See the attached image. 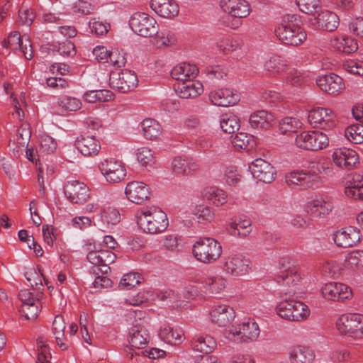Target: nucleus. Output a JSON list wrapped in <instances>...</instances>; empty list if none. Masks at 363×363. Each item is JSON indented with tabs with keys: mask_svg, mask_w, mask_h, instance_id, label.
Returning <instances> with one entry per match:
<instances>
[{
	"mask_svg": "<svg viewBox=\"0 0 363 363\" xmlns=\"http://www.w3.org/2000/svg\"><path fill=\"white\" fill-rule=\"evenodd\" d=\"M135 216L137 224L147 233H162L167 229L169 225L166 213L155 206L138 210Z\"/></svg>",
	"mask_w": 363,
	"mask_h": 363,
	"instance_id": "nucleus-1",
	"label": "nucleus"
},
{
	"mask_svg": "<svg viewBox=\"0 0 363 363\" xmlns=\"http://www.w3.org/2000/svg\"><path fill=\"white\" fill-rule=\"evenodd\" d=\"M276 35L284 44L297 46L307 38L300 20L294 15L284 16L275 30Z\"/></svg>",
	"mask_w": 363,
	"mask_h": 363,
	"instance_id": "nucleus-2",
	"label": "nucleus"
},
{
	"mask_svg": "<svg viewBox=\"0 0 363 363\" xmlns=\"http://www.w3.org/2000/svg\"><path fill=\"white\" fill-rule=\"evenodd\" d=\"M221 253V245L212 238H201L193 245L194 256L198 261L203 263L217 260Z\"/></svg>",
	"mask_w": 363,
	"mask_h": 363,
	"instance_id": "nucleus-3",
	"label": "nucleus"
},
{
	"mask_svg": "<svg viewBox=\"0 0 363 363\" xmlns=\"http://www.w3.org/2000/svg\"><path fill=\"white\" fill-rule=\"evenodd\" d=\"M129 26L133 33L143 38L153 36L159 30L155 18L144 12H135L130 18Z\"/></svg>",
	"mask_w": 363,
	"mask_h": 363,
	"instance_id": "nucleus-4",
	"label": "nucleus"
},
{
	"mask_svg": "<svg viewBox=\"0 0 363 363\" xmlns=\"http://www.w3.org/2000/svg\"><path fill=\"white\" fill-rule=\"evenodd\" d=\"M42 293L34 294L28 289L18 292V299L21 302L19 311L26 320H34L38 318L42 308Z\"/></svg>",
	"mask_w": 363,
	"mask_h": 363,
	"instance_id": "nucleus-5",
	"label": "nucleus"
},
{
	"mask_svg": "<svg viewBox=\"0 0 363 363\" xmlns=\"http://www.w3.org/2000/svg\"><path fill=\"white\" fill-rule=\"evenodd\" d=\"M338 331L344 335L358 338L363 335V315L358 313L343 314L336 321Z\"/></svg>",
	"mask_w": 363,
	"mask_h": 363,
	"instance_id": "nucleus-6",
	"label": "nucleus"
},
{
	"mask_svg": "<svg viewBox=\"0 0 363 363\" xmlns=\"http://www.w3.org/2000/svg\"><path fill=\"white\" fill-rule=\"evenodd\" d=\"M295 143L299 148L318 151L328 145L329 138L326 134L319 131L303 132L296 135Z\"/></svg>",
	"mask_w": 363,
	"mask_h": 363,
	"instance_id": "nucleus-7",
	"label": "nucleus"
},
{
	"mask_svg": "<svg viewBox=\"0 0 363 363\" xmlns=\"http://www.w3.org/2000/svg\"><path fill=\"white\" fill-rule=\"evenodd\" d=\"M259 334V328L257 323L248 319L228 330V338L235 342H247L255 340Z\"/></svg>",
	"mask_w": 363,
	"mask_h": 363,
	"instance_id": "nucleus-8",
	"label": "nucleus"
},
{
	"mask_svg": "<svg viewBox=\"0 0 363 363\" xmlns=\"http://www.w3.org/2000/svg\"><path fill=\"white\" fill-rule=\"evenodd\" d=\"M129 343L130 347H128L126 352L130 354V358L133 359L134 355L140 356V351L147 345L150 335L146 328L140 324L135 323L129 331Z\"/></svg>",
	"mask_w": 363,
	"mask_h": 363,
	"instance_id": "nucleus-9",
	"label": "nucleus"
},
{
	"mask_svg": "<svg viewBox=\"0 0 363 363\" xmlns=\"http://www.w3.org/2000/svg\"><path fill=\"white\" fill-rule=\"evenodd\" d=\"M111 86L121 92L125 93L133 90L138 83L136 74L129 69H124L110 76Z\"/></svg>",
	"mask_w": 363,
	"mask_h": 363,
	"instance_id": "nucleus-10",
	"label": "nucleus"
},
{
	"mask_svg": "<svg viewBox=\"0 0 363 363\" xmlns=\"http://www.w3.org/2000/svg\"><path fill=\"white\" fill-rule=\"evenodd\" d=\"M99 169L110 183H118L126 175L125 169L121 162L115 159H106L99 165Z\"/></svg>",
	"mask_w": 363,
	"mask_h": 363,
	"instance_id": "nucleus-11",
	"label": "nucleus"
},
{
	"mask_svg": "<svg viewBox=\"0 0 363 363\" xmlns=\"http://www.w3.org/2000/svg\"><path fill=\"white\" fill-rule=\"evenodd\" d=\"M323 296L329 301H344L352 298L351 289L346 284L338 282H330L322 288Z\"/></svg>",
	"mask_w": 363,
	"mask_h": 363,
	"instance_id": "nucleus-12",
	"label": "nucleus"
},
{
	"mask_svg": "<svg viewBox=\"0 0 363 363\" xmlns=\"http://www.w3.org/2000/svg\"><path fill=\"white\" fill-rule=\"evenodd\" d=\"M64 193L72 203L82 204L90 196L89 189L83 182L79 181H70L64 186Z\"/></svg>",
	"mask_w": 363,
	"mask_h": 363,
	"instance_id": "nucleus-13",
	"label": "nucleus"
},
{
	"mask_svg": "<svg viewBox=\"0 0 363 363\" xmlns=\"http://www.w3.org/2000/svg\"><path fill=\"white\" fill-rule=\"evenodd\" d=\"M1 45L6 49L20 50L27 60H30L33 56L30 40L27 37L21 38L18 32L11 33L7 40L1 43Z\"/></svg>",
	"mask_w": 363,
	"mask_h": 363,
	"instance_id": "nucleus-14",
	"label": "nucleus"
},
{
	"mask_svg": "<svg viewBox=\"0 0 363 363\" xmlns=\"http://www.w3.org/2000/svg\"><path fill=\"white\" fill-rule=\"evenodd\" d=\"M252 176L264 183H271L275 179L276 172L270 163L262 158L256 159L249 166Z\"/></svg>",
	"mask_w": 363,
	"mask_h": 363,
	"instance_id": "nucleus-15",
	"label": "nucleus"
},
{
	"mask_svg": "<svg viewBox=\"0 0 363 363\" xmlns=\"http://www.w3.org/2000/svg\"><path fill=\"white\" fill-rule=\"evenodd\" d=\"M208 98L213 105L223 107L234 106L240 101L239 94L230 89H220L211 91Z\"/></svg>",
	"mask_w": 363,
	"mask_h": 363,
	"instance_id": "nucleus-16",
	"label": "nucleus"
},
{
	"mask_svg": "<svg viewBox=\"0 0 363 363\" xmlns=\"http://www.w3.org/2000/svg\"><path fill=\"white\" fill-rule=\"evenodd\" d=\"M316 84L322 91L329 94H338L345 88L343 79L334 73L318 77Z\"/></svg>",
	"mask_w": 363,
	"mask_h": 363,
	"instance_id": "nucleus-17",
	"label": "nucleus"
},
{
	"mask_svg": "<svg viewBox=\"0 0 363 363\" xmlns=\"http://www.w3.org/2000/svg\"><path fill=\"white\" fill-rule=\"evenodd\" d=\"M360 231L357 228L348 226L337 230L333 235V240L337 246L340 247H351L360 241Z\"/></svg>",
	"mask_w": 363,
	"mask_h": 363,
	"instance_id": "nucleus-18",
	"label": "nucleus"
},
{
	"mask_svg": "<svg viewBox=\"0 0 363 363\" xmlns=\"http://www.w3.org/2000/svg\"><path fill=\"white\" fill-rule=\"evenodd\" d=\"M332 157L337 167L347 169L354 167L359 160L358 155L354 150L346 147L335 149Z\"/></svg>",
	"mask_w": 363,
	"mask_h": 363,
	"instance_id": "nucleus-19",
	"label": "nucleus"
},
{
	"mask_svg": "<svg viewBox=\"0 0 363 363\" xmlns=\"http://www.w3.org/2000/svg\"><path fill=\"white\" fill-rule=\"evenodd\" d=\"M125 194L130 201L136 204L143 203L150 196V192L147 185L138 181L129 182L125 187Z\"/></svg>",
	"mask_w": 363,
	"mask_h": 363,
	"instance_id": "nucleus-20",
	"label": "nucleus"
},
{
	"mask_svg": "<svg viewBox=\"0 0 363 363\" xmlns=\"http://www.w3.org/2000/svg\"><path fill=\"white\" fill-rule=\"evenodd\" d=\"M220 7L234 18H246L250 13V6L246 0H221Z\"/></svg>",
	"mask_w": 363,
	"mask_h": 363,
	"instance_id": "nucleus-21",
	"label": "nucleus"
},
{
	"mask_svg": "<svg viewBox=\"0 0 363 363\" xmlns=\"http://www.w3.org/2000/svg\"><path fill=\"white\" fill-rule=\"evenodd\" d=\"M150 5L155 13L163 18H172L179 12V6L175 0H151Z\"/></svg>",
	"mask_w": 363,
	"mask_h": 363,
	"instance_id": "nucleus-22",
	"label": "nucleus"
},
{
	"mask_svg": "<svg viewBox=\"0 0 363 363\" xmlns=\"http://www.w3.org/2000/svg\"><path fill=\"white\" fill-rule=\"evenodd\" d=\"M328 164L313 163L311 169L303 171L302 186L304 188H313L320 183L319 174L322 172L328 173L330 171Z\"/></svg>",
	"mask_w": 363,
	"mask_h": 363,
	"instance_id": "nucleus-23",
	"label": "nucleus"
},
{
	"mask_svg": "<svg viewBox=\"0 0 363 363\" xmlns=\"http://www.w3.org/2000/svg\"><path fill=\"white\" fill-rule=\"evenodd\" d=\"M174 89L182 99L196 98L203 92V84L199 81L194 79L177 82L174 84Z\"/></svg>",
	"mask_w": 363,
	"mask_h": 363,
	"instance_id": "nucleus-24",
	"label": "nucleus"
},
{
	"mask_svg": "<svg viewBox=\"0 0 363 363\" xmlns=\"http://www.w3.org/2000/svg\"><path fill=\"white\" fill-rule=\"evenodd\" d=\"M211 322L220 327L229 325L235 317L233 308L228 305L216 306L210 313Z\"/></svg>",
	"mask_w": 363,
	"mask_h": 363,
	"instance_id": "nucleus-25",
	"label": "nucleus"
},
{
	"mask_svg": "<svg viewBox=\"0 0 363 363\" xmlns=\"http://www.w3.org/2000/svg\"><path fill=\"white\" fill-rule=\"evenodd\" d=\"M250 260L241 255H235L225 262L224 269L234 276H242L248 272Z\"/></svg>",
	"mask_w": 363,
	"mask_h": 363,
	"instance_id": "nucleus-26",
	"label": "nucleus"
},
{
	"mask_svg": "<svg viewBox=\"0 0 363 363\" xmlns=\"http://www.w3.org/2000/svg\"><path fill=\"white\" fill-rule=\"evenodd\" d=\"M74 145L83 155L88 157L96 155L101 149L99 141L94 136L80 135L75 140Z\"/></svg>",
	"mask_w": 363,
	"mask_h": 363,
	"instance_id": "nucleus-27",
	"label": "nucleus"
},
{
	"mask_svg": "<svg viewBox=\"0 0 363 363\" xmlns=\"http://www.w3.org/2000/svg\"><path fill=\"white\" fill-rule=\"evenodd\" d=\"M199 72V69L196 65L182 62L173 67L171 71V76L177 82H186L194 79Z\"/></svg>",
	"mask_w": 363,
	"mask_h": 363,
	"instance_id": "nucleus-28",
	"label": "nucleus"
},
{
	"mask_svg": "<svg viewBox=\"0 0 363 363\" xmlns=\"http://www.w3.org/2000/svg\"><path fill=\"white\" fill-rule=\"evenodd\" d=\"M333 208L332 203L322 198L314 199L306 206V213L313 218H323L328 215Z\"/></svg>",
	"mask_w": 363,
	"mask_h": 363,
	"instance_id": "nucleus-29",
	"label": "nucleus"
},
{
	"mask_svg": "<svg viewBox=\"0 0 363 363\" xmlns=\"http://www.w3.org/2000/svg\"><path fill=\"white\" fill-rule=\"evenodd\" d=\"M330 45L337 51L346 54L353 53L358 49L357 41L345 35H338L333 37L330 40Z\"/></svg>",
	"mask_w": 363,
	"mask_h": 363,
	"instance_id": "nucleus-30",
	"label": "nucleus"
},
{
	"mask_svg": "<svg viewBox=\"0 0 363 363\" xmlns=\"http://www.w3.org/2000/svg\"><path fill=\"white\" fill-rule=\"evenodd\" d=\"M318 28L326 31H333L337 28L340 19L337 15L330 11H323L315 18Z\"/></svg>",
	"mask_w": 363,
	"mask_h": 363,
	"instance_id": "nucleus-31",
	"label": "nucleus"
},
{
	"mask_svg": "<svg viewBox=\"0 0 363 363\" xmlns=\"http://www.w3.org/2000/svg\"><path fill=\"white\" fill-rule=\"evenodd\" d=\"M172 170L177 174L187 175L199 169V165L191 158L176 157L173 160Z\"/></svg>",
	"mask_w": 363,
	"mask_h": 363,
	"instance_id": "nucleus-32",
	"label": "nucleus"
},
{
	"mask_svg": "<svg viewBox=\"0 0 363 363\" xmlns=\"http://www.w3.org/2000/svg\"><path fill=\"white\" fill-rule=\"evenodd\" d=\"M345 189V195L351 199L363 200V177L360 174H354L352 180L347 182Z\"/></svg>",
	"mask_w": 363,
	"mask_h": 363,
	"instance_id": "nucleus-33",
	"label": "nucleus"
},
{
	"mask_svg": "<svg viewBox=\"0 0 363 363\" xmlns=\"http://www.w3.org/2000/svg\"><path fill=\"white\" fill-rule=\"evenodd\" d=\"M194 350L201 353L208 354L212 352L216 347V340L211 335L199 336L194 337L191 342Z\"/></svg>",
	"mask_w": 363,
	"mask_h": 363,
	"instance_id": "nucleus-34",
	"label": "nucleus"
},
{
	"mask_svg": "<svg viewBox=\"0 0 363 363\" xmlns=\"http://www.w3.org/2000/svg\"><path fill=\"white\" fill-rule=\"evenodd\" d=\"M291 291L286 292L283 294V292H280L279 298L281 301L277 305L276 311L279 316L281 318L289 320L291 318V315L294 310L295 300L290 299L286 297L288 294H291Z\"/></svg>",
	"mask_w": 363,
	"mask_h": 363,
	"instance_id": "nucleus-35",
	"label": "nucleus"
},
{
	"mask_svg": "<svg viewBox=\"0 0 363 363\" xmlns=\"http://www.w3.org/2000/svg\"><path fill=\"white\" fill-rule=\"evenodd\" d=\"M313 352L305 346H296L290 353L292 363H311L314 359Z\"/></svg>",
	"mask_w": 363,
	"mask_h": 363,
	"instance_id": "nucleus-36",
	"label": "nucleus"
},
{
	"mask_svg": "<svg viewBox=\"0 0 363 363\" xmlns=\"http://www.w3.org/2000/svg\"><path fill=\"white\" fill-rule=\"evenodd\" d=\"M86 258L93 266H99L101 263L113 262L116 255L110 250H91Z\"/></svg>",
	"mask_w": 363,
	"mask_h": 363,
	"instance_id": "nucleus-37",
	"label": "nucleus"
},
{
	"mask_svg": "<svg viewBox=\"0 0 363 363\" xmlns=\"http://www.w3.org/2000/svg\"><path fill=\"white\" fill-rule=\"evenodd\" d=\"M233 145L238 150H245L250 151L255 145L254 137L246 133H238L232 138Z\"/></svg>",
	"mask_w": 363,
	"mask_h": 363,
	"instance_id": "nucleus-38",
	"label": "nucleus"
},
{
	"mask_svg": "<svg viewBox=\"0 0 363 363\" xmlns=\"http://www.w3.org/2000/svg\"><path fill=\"white\" fill-rule=\"evenodd\" d=\"M160 336L165 342L172 345H179L183 341V334L181 331L174 330L169 325H164L161 328Z\"/></svg>",
	"mask_w": 363,
	"mask_h": 363,
	"instance_id": "nucleus-39",
	"label": "nucleus"
},
{
	"mask_svg": "<svg viewBox=\"0 0 363 363\" xmlns=\"http://www.w3.org/2000/svg\"><path fill=\"white\" fill-rule=\"evenodd\" d=\"M217 48L224 53L236 51L241 48L240 41L230 35H225L216 40Z\"/></svg>",
	"mask_w": 363,
	"mask_h": 363,
	"instance_id": "nucleus-40",
	"label": "nucleus"
},
{
	"mask_svg": "<svg viewBox=\"0 0 363 363\" xmlns=\"http://www.w3.org/2000/svg\"><path fill=\"white\" fill-rule=\"evenodd\" d=\"M113 93L107 89L91 90L83 94V99L88 103L105 102L113 99Z\"/></svg>",
	"mask_w": 363,
	"mask_h": 363,
	"instance_id": "nucleus-41",
	"label": "nucleus"
},
{
	"mask_svg": "<svg viewBox=\"0 0 363 363\" xmlns=\"http://www.w3.org/2000/svg\"><path fill=\"white\" fill-rule=\"evenodd\" d=\"M141 126L145 138L152 140L157 138L161 133V125L155 119L147 118L143 121Z\"/></svg>",
	"mask_w": 363,
	"mask_h": 363,
	"instance_id": "nucleus-42",
	"label": "nucleus"
},
{
	"mask_svg": "<svg viewBox=\"0 0 363 363\" xmlns=\"http://www.w3.org/2000/svg\"><path fill=\"white\" fill-rule=\"evenodd\" d=\"M345 138L352 143H363V124L359 122L348 125L345 130Z\"/></svg>",
	"mask_w": 363,
	"mask_h": 363,
	"instance_id": "nucleus-43",
	"label": "nucleus"
},
{
	"mask_svg": "<svg viewBox=\"0 0 363 363\" xmlns=\"http://www.w3.org/2000/svg\"><path fill=\"white\" fill-rule=\"evenodd\" d=\"M249 122L254 128L267 130L275 123L274 115H250Z\"/></svg>",
	"mask_w": 363,
	"mask_h": 363,
	"instance_id": "nucleus-44",
	"label": "nucleus"
},
{
	"mask_svg": "<svg viewBox=\"0 0 363 363\" xmlns=\"http://www.w3.org/2000/svg\"><path fill=\"white\" fill-rule=\"evenodd\" d=\"M308 118L313 127L320 129L330 130L336 125L332 115H308Z\"/></svg>",
	"mask_w": 363,
	"mask_h": 363,
	"instance_id": "nucleus-45",
	"label": "nucleus"
},
{
	"mask_svg": "<svg viewBox=\"0 0 363 363\" xmlns=\"http://www.w3.org/2000/svg\"><path fill=\"white\" fill-rule=\"evenodd\" d=\"M287 66V62L283 57L274 55L265 62L264 69L273 74H279L284 71Z\"/></svg>",
	"mask_w": 363,
	"mask_h": 363,
	"instance_id": "nucleus-46",
	"label": "nucleus"
},
{
	"mask_svg": "<svg viewBox=\"0 0 363 363\" xmlns=\"http://www.w3.org/2000/svg\"><path fill=\"white\" fill-rule=\"evenodd\" d=\"M220 128L228 134H233L240 129V121L237 115H222Z\"/></svg>",
	"mask_w": 363,
	"mask_h": 363,
	"instance_id": "nucleus-47",
	"label": "nucleus"
},
{
	"mask_svg": "<svg viewBox=\"0 0 363 363\" xmlns=\"http://www.w3.org/2000/svg\"><path fill=\"white\" fill-rule=\"evenodd\" d=\"M250 226L251 221L249 219H239L238 221L235 220L230 223L229 231L230 235L233 236L245 237L251 231Z\"/></svg>",
	"mask_w": 363,
	"mask_h": 363,
	"instance_id": "nucleus-48",
	"label": "nucleus"
},
{
	"mask_svg": "<svg viewBox=\"0 0 363 363\" xmlns=\"http://www.w3.org/2000/svg\"><path fill=\"white\" fill-rule=\"evenodd\" d=\"M197 221L201 223L211 222L215 218V213L209 206L203 204L197 205L192 212Z\"/></svg>",
	"mask_w": 363,
	"mask_h": 363,
	"instance_id": "nucleus-49",
	"label": "nucleus"
},
{
	"mask_svg": "<svg viewBox=\"0 0 363 363\" xmlns=\"http://www.w3.org/2000/svg\"><path fill=\"white\" fill-rule=\"evenodd\" d=\"M155 44L157 48L169 47L174 45L176 42L174 35L167 30L159 31L155 33Z\"/></svg>",
	"mask_w": 363,
	"mask_h": 363,
	"instance_id": "nucleus-50",
	"label": "nucleus"
},
{
	"mask_svg": "<svg viewBox=\"0 0 363 363\" xmlns=\"http://www.w3.org/2000/svg\"><path fill=\"white\" fill-rule=\"evenodd\" d=\"M279 125L282 134L294 133L301 127V123L295 117L286 116L279 122Z\"/></svg>",
	"mask_w": 363,
	"mask_h": 363,
	"instance_id": "nucleus-51",
	"label": "nucleus"
},
{
	"mask_svg": "<svg viewBox=\"0 0 363 363\" xmlns=\"http://www.w3.org/2000/svg\"><path fill=\"white\" fill-rule=\"evenodd\" d=\"M299 279L300 277L297 274L296 269H291L290 272H279L276 277L278 284L286 286L295 285Z\"/></svg>",
	"mask_w": 363,
	"mask_h": 363,
	"instance_id": "nucleus-52",
	"label": "nucleus"
},
{
	"mask_svg": "<svg viewBox=\"0 0 363 363\" xmlns=\"http://www.w3.org/2000/svg\"><path fill=\"white\" fill-rule=\"evenodd\" d=\"M58 104L67 111H77L82 107V102L79 99L69 96H60L58 99Z\"/></svg>",
	"mask_w": 363,
	"mask_h": 363,
	"instance_id": "nucleus-53",
	"label": "nucleus"
},
{
	"mask_svg": "<svg viewBox=\"0 0 363 363\" xmlns=\"http://www.w3.org/2000/svg\"><path fill=\"white\" fill-rule=\"evenodd\" d=\"M208 200L211 201L214 205L219 206L223 205L227 201V195L221 189L210 188L206 193Z\"/></svg>",
	"mask_w": 363,
	"mask_h": 363,
	"instance_id": "nucleus-54",
	"label": "nucleus"
},
{
	"mask_svg": "<svg viewBox=\"0 0 363 363\" xmlns=\"http://www.w3.org/2000/svg\"><path fill=\"white\" fill-rule=\"evenodd\" d=\"M294 306V310H293V313L289 321H301L309 315L310 311L303 302L296 301Z\"/></svg>",
	"mask_w": 363,
	"mask_h": 363,
	"instance_id": "nucleus-55",
	"label": "nucleus"
},
{
	"mask_svg": "<svg viewBox=\"0 0 363 363\" xmlns=\"http://www.w3.org/2000/svg\"><path fill=\"white\" fill-rule=\"evenodd\" d=\"M95 10V6L89 1L78 0L72 6L73 13L78 16L89 15Z\"/></svg>",
	"mask_w": 363,
	"mask_h": 363,
	"instance_id": "nucleus-56",
	"label": "nucleus"
},
{
	"mask_svg": "<svg viewBox=\"0 0 363 363\" xmlns=\"http://www.w3.org/2000/svg\"><path fill=\"white\" fill-rule=\"evenodd\" d=\"M225 286V281L221 277H208L205 280V287L211 294L220 293Z\"/></svg>",
	"mask_w": 363,
	"mask_h": 363,
	"instance_id": "nucleus-57",
	"label": "nucleus"
},
{
	"mask_svg": "<svg viewBox=\"0 0 363 363\" xmlns=\"http://www.w3.org/2000/svg\"><path fill=\"white\" fill-rule=\"evenodd\" d=\"M299 10L306 14H313L317 12L319 6V0H296Z\"/></svg>",
	"mask_w": 363,
	"mask_h": 363,
	"instance_id": "nucleus-58",
	"label": "nucleus"
},
{
	"mask_svg": "<svg viewBox=\"0 0 363 363\" xmlns=\"http://www.w3.org/2000/svg\"><path fill=\"white\" fill-rule=\"evenodd\" d=\"M141 277L138 273H129L125 274L121 280L119 286L122 289H130L140 284Z\"/></svg>",
	"mask_w": 363,
	"mask_h": 363,
	"instance_id": "nucleus-59",
	"label": "nucleus"
},
{
	"mask_svg": "<svg viewBox=\"0 0 363 363\" xmlns=\"http://www.w3.org/2000/svg\"><path fill=\"white\" fill-rule=\"evenodd\" d=\"M343 68L350 74L363 76V61L347 60L344 62Z\"/></svg>",
	"mask_w": 363,
	"mask_h": 363,
	"instance_id": "nucleus-60",
	"label": "nucleus"
},
{
	"mask_svg": "<svg viewBox=\"0 0 363 363\" xmlns=\"http://www.w3.org/2000/svg\"><path fill=\"white\" fill-rule=\"evenodd\" d=\"M101 220L107 224L116 225L120 222L121 216L118 210L108 208L102 211Z\"/></svg>",
	"mask_w": 363,
	"mask_h": 363,
	"instance_id": "nucleus-61",
	"label": "nucleus"
},
{
	"mask_svg": "<svg viewBox=\"0 0 363 363\" xmlns=\"http://www.w3.org/2000/svg\"><path fill=\"white\" fill-rule=\"evenodd\" d=\"M91 31L96 35H103L109 30L111 26L108 23L92 18L89 23Z\"/></svg>",
	"mask_w": 363,
	"mask_h": 363,
	"instance_id": "nucleus-62",
	"label": "nucleus"
},
{
	"mask_svg": "<svg viewBox=\"0 0 363 363\" xmlns=\"http://www.w3.org/2000/svg\"><path fill=\"white\" fill-rule=\"evenodd\" d=\"M56 141L50 135H45L40 138V150L47 154L53 153L57 149Z\"/></svg>",
	"mask_w": 363,
	"mask_h": 363,
	"instance_id": "nucleus-63",
	"label": "nucleus"
},
{
	"mask_svg": "<svg viewBox=\"0 0 363 363\" xmlns=\"http://www.w3.org/2000/svg\"><path fill=\"white\" fill-rule=\"evenodd\" d=\"M108 62L116 67L120 68L124 67L126 63L125 53L123 51L114 50L111 51Z\"/></svg>",
	"mask_w": 363,
	"mask_h": 363,
	"instance_id": "nucleus-64",
	"label": "nucleus"
}]
</instances>
